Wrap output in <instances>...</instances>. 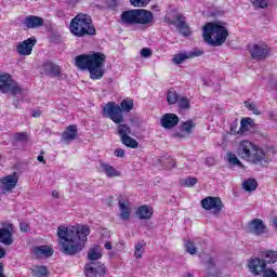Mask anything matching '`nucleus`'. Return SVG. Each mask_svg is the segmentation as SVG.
Masks as SVG:
<instances>
[{"label": "nucleus", "instance_id": "nucleus-62", "mask_svg": "<svg viewBox=\"0 0 277 277\" xmlns=\"http://www.w3.org/2000/svg\"><path fill=\"white\" fill-rule=\"evenodd\" d=\"M109 3H120V0H109Z\"/></svg>", "mask_w": 277, "mask_h": 277}, {"label": "nucleus", "instance_id": "nucleus-31", "mask_svg": "<svg viewBox=\"0 0 277 277\" xmlns=\"http://www.w3.org/2000/svg\"><path fill=\"white\" fill-rule=\"evenodd\" d=\"M30 272L34 277H47L49 276V269L47 266H34L30 268Z\"/></svg>", "mask_w": 277, "mask_h": 277}, {"label": "nucleus", "instance_id": "nucleus-60", "mask_svg": "<svg viewBox=\"0 0 277 277\" xmlns=\"http://www.w3.org/2000/svg\"><path fill=\"white\" fill-rule=\"evenodd\" d=\"M52 196L53 198H60V193H57V190H53Z\"/></svg>", "mask_w": 277, "mask_h": 277}, {"label": "nucleus", "instance_id": "nucleus-40", "mask_svg": "<svg viewBox=\"0 0 277 277\" xmlns=\"http://www.w3.org/2000/svg\"><path fill=\"white\" fill-rule=\"evenodd\" d=\"M228 161L232 166H238V168H243V163L239 161V158H237V155L235 154H228Z\"/></svg>", "mask_w": 277, "mask_h": 277}, {"label": "nucleus", "instance_id": "nucleus-28", "mask_svg": "<svg viewBox=\"0 0 277 277\" xmlns=\"http://www.w3.org/2000/svg\"><path fill=\"white\" fill-rule=\"evenodd\" d=\"M12 83L10 74L0 75V91L4 94L8 93V88Z\"/></svg>", "mask_w": 277, "mask_h": 277}, {"label": "nucleus", "instance_id": "nucleus-35", "mask_svg": "<svg viewBox=\"0 0 277 277\" xmlns=\"http://www.w3.org/2000/svg\"><path fill=\"white\" fill-rule=\"evenodd\" d=\"M196 183H198V179L189 176L184 180H181L180 185H182L183 187H194Z\"/></svg>", "mask_w": 277, "mask_h": 277}, {"label": "nucleus", "instance_id": "nucleus-12", "mask_svg": "<svg viewBox=\"0 0 277 277\" xmlns=\"http://www.w3.org/2000/svg\"><path fill=\"white\" fill-rule=\"evenodd\" d=\"M249 272L253 274V276H261L263 272L267 268V264L262 260V258H251L248 261Z\"/></svg>", "mask_w": 277, "mask_h": 277}, {"label": "nucleus", "instance_id": "nucleus-48", "mask_svg": "<svg viewBox=\"0 0 277 277\" xmlns=\"http://www.w3.org/2000/svg\"><path fill=\"white\" fill-rule=\"evenodd\" d=\"M262 274H263V277H277L276 271L267 267L264 269Z\"/></svg>", "mask_w": 277, "mask_h": 277}, {"label": "nucleus", "instance_id": "nucleus-57", "mask_svg": "<svg viewBox=\"0 0 277 277\" xmlns=\"http://www.w3.org/2000/svg\"><path fill=\"white\" fill-rule=\"evenodd\" d=\"M150 3V0H141V8H144V5H148Z\"/></svg>", "mask_w": 277, "mask_h": 277}, {"label": "nucleus", "instance_id": "nucleus-22", "mask_svg": "<svg viewBox=\"0 0 277 277\" xmlns=\"http://www.w3.org/2000/svg\"><path fill=\"white\" fill-rule=\"evenodd\" d=\"M259 256L265 262V264H274L277 263V251L266 250L260 252Z\"/></svg>", "mask_w": 277, "mask_h": 277}, {"label": "nucleus", "instance_id": "nucleus-1", "mask_svg": "<svg viewBox=\"0 0 277 277\" xmlns=\"http://www.w3.org/2000/svg\"><path fill=\"white\" fill-rule=\"evenodd\" d=\"M88 235H90V226L88 225H77L71 229L66 226H58L57 237L61 252L67 256H75L83 250V243L88 241Z\"/></svg>", "mask_w": 277, "mask_h": 277}, {"label": "nucleus", "instance_id": "nucleus-13", "mask_svg": "<svg viewBox=\"0 0 277 277\" xmlns=\"http://www.w3.org/2000/svg\"><path fill=\"white\" fill-rule=\"evenodd\" d=\"M22 25H24L25 29H38V27L44 26V18L36 15L26 16Z\"/></svg>", "mask_w": 277, "mask_h": 277}, {"label": "nucleus", "instance_id": "nucleus-47", "mask_svg": "<svg viewBox=\"0 0 277 277\" xmlns=\"http://www.w3.org/2000/svg\"><path fill=\"white\" fill-rule=\"evenodd\" d=\"M5 258V249L0 247V259ZM0 277H5V274H3V263H0Z\"/></svg>", "mask_w": 277, "mask_h": 277}, {"label": "nucleus", "instance_id": "nucleus-50", "mask_svg": "<svg viewBox=\"0 0 277 277\" xmlns=\"http://www.w3.org/2000/svg\"><path fill=\"white\" fill-rule=\"evenodd\" d=\"M142 57H150L153 55V52L148 48H144L141 50Z\"/></svg>", "mask_w": 277, "mask_h": 277}, {"label": "nucleus", "instance_id": "nucleus-23", "mask_svg": "<svg viewBox=\"0 0 277 277\" xmlns=\"http://www.w3.org/2000/svg\"><path fill=\"white\" fill-rule=\"evenodd\" d=\"M205 265L208 269L207 277H217L220 276V272L215 268V262L213 261V258L207 255L206 261H203Z\"/></svg>", "mask_w": 277, "mask_h": 277}, {"label": "nucleus", "instance_id": "nucleus-54", "mask_svg": "<svg viewBox=\"0 0 277 277\" xmlns=\"http://www.w3.org/2000/svg\"><path fill=\"white\" fill-rule=\"evenodd\" d=\"M230 133H232V135H236V133H237V124H232L230 126Z\"/></svg>", "mask_w": 277, "mask_h": 277}, {"label": "nucleus", "instance_id": "nucleus-61", "mask_svg": "<svg viewBox=\"0 0 277 277\" xmlns=\"http://www.w3.org/2000/svg\"><path fill=\"white\" fill-rule=\"evenodd\" d=\"M273 225H274L275 228L277 229V216H275V217L273 219Z\"/></svg>", "mask_w": 277, "mask_h": 277}, {"label": "nucleus", "instance_id": "nucleus-27", "mask_svg": "<svg viewBox=\"0 0 277 277\" xmlns=\"http://www.w3.org/2000/svg\"><path fill=\"white\" fill-rule=\"evenodd\" d=\"M117 135H119L120 140H124L129 135H131V128L126 123H117Z\"/></svg>", "mask_w": 277, "mask_h": 277}, {"label": "nucleus", "instance_id": "nucleus-24", "mask_svg": "<svg viewBox=\"0 0 277 277\" xmlns=\"http://www.w3.org/2000/svg\"><path fill=\"white\" fill-rule=\"evenodd\" d=\"M77 126L71 124L67 127L66 131L62 134V140L64 142H72L77 137Z\"/></svg>", "mask_w": 277, "mask_h": 277}, {"label": "nucleus", "instance_id": "nucleus-8", "mask_svg": "<svg viewBox=\"0 0 277 277\" xmlns=\"http://www.w3.org/2000/svg\"><path fill=\"white\" fill-rule=\"evenodd\" d=\"M201 207L206 209V211H212L214 215L224 211V202H222L220 197H206L201 200Z\"/></svg>", "mask_w": 277, "mask_h": 277}, {"label": "nucleus", "instance_id": "nucleus-44", "mask_svg": "<svg viewBox=\"0 0 277 277\" xmlns=\"http://www.w3.org/2000/svg\"><path fill=\"white\" fill-rule=\"evenodd\" d=\"M245 107L249 109V111H253L255 116H261V110L256 108V105L254 103L245 102Z\"/></svg>", "mask_w": 277, "mask_h": 277}, {"label": "nucleus", "instance_id": "nucleus-42", "mask_svg": "<svg viewBox=\"0 0 277 277\" xmlns=\"http://www.w3.org/2000/svg\"><path fill=\"white\" fill-rule=\"evenodd\" d=\"M194 127H196L194 124V121H186L182 123V131H184V133H187V135H192V130L194 129Z\"/></svg>", "mask_w": 277, "mask_h": 277}, {"label": "nucleus", "instance_id": "nucleus-26", "mask_svg": "<svg viewBox=\"0 0 277 277\" xmlns=\"http://www.w3.org/2000/svg\"><path fill=\"white\" fill-rule=\"evenodd\" d=\"M53 248L49 246H39L34 249L36 256H53Z\"/></svg>", "mask_w": 277, "mask_h": 277}, {"label": "nucleus", "instance_id": "nucleus-4", "mask_svg": "<svg viewBox=\"0 0 277 277\" xmlns=\"http://www.w3.org/2000/svg\"><path fill=\"white\" fill-rule=\"evenodd\" d=\"M133 100L131 98L123 100L120 105L116 104V102H108L103 107V116L109 118L115 124H120L121 122H124L123 114H129V111L133 109Z\"/></svg>", "mask_w": 277, "mask_h": 277}, {"label": "nucleus", "instance_id": "nucleus-63", "mask_svg": "<svg viewBox=\"0 0 277 277\" xmlns=\"http://www.w3.org/2000/svg\"><path fill=\"white\" fill-rule=\"evenodd\" d=\"M172 161H173V164L171 166V168H176V162H174V160Z\"/></svg>", "mask_w": 277, "mask_h": 277}, {"label": "nucleus", "instance_id": "nucleus-33", "mask_svg": "<svg viewBox=\"0 0 277 277\" xmlns=\"http://www.w3.org/2000/svg\"><path fill=\"white\" fill-rule=\"evenodd\" d=\"M179 98H181V96H179V93H176V91H174L173 89L168 91L167 102L169 103V105H176Z\"/></svg>", "mask_w": 277, "mask_h": 277}, {"label": "nucleus", "instance_id": "nucleus-17", "mask_svg": "<svg viewBox=\"0 0 277 277\" xmlns=\"http://www.w3.org/2000/svg\"><path fill=\"white\" fill-rule=\"evenodd\" d=\"M252 60H265L267 57V45L265 44H253L249 50Z\"/></svg>", "mask_w": 277, "mask_h": 277}, {"label": "nucleus", "instance_id": "nucleus-55", "mask_svg": "<svg viewBox=\"0 0 277 277\" xmlns=\"http://www.w3.org/2000/svg\"><path fill=\"white\" fill-rule=\"evenodd\" d=\"M104 248L106 249V250H111V242L110 241H107V242H105V245H104Z\"/></svg>", "mask_w": 277, "mask_h": 277}, {"label": "nucleus", "instance_id": "nucleus-34", "mask_svg": "<svg viewBox=\"0 0 277 277\" xmlns=\"http://www.w3.org/2000/svg\"><path fill=\"white\" fill-rule=\"evenodd\" d=\"M121 143L127 146L128 148H137L140 146V143L135 141V138L131 136H126L124 138L121 140Z\"/></svg>", "mask_w": 277, "mask_h": 277}, {"label": "nucleus", "instance_id": "nucleus-25", "mask_svg": "<svg viewBox=\"0 0 277 277\" xmlns=\"http://www.w3.org/2000/svg\"><path fill=\"white\" fill-rule=\"evenodd\" d=\"M136 215L140 220H150L153 217V210L148 206H141L136 210Z\"/></svg>", "mask_w": 277, "mask_h": 277}, {"label": "nucleus", "instance_id": "nucleus-49", "mask_svg": "<svg viewBox=\"0 0 277 277\" xmlns=\"http://www.w3.org/2000/svg\"><path fill=\"white\" fill-rule=\"evenodd\" d=\"M118 8H120V2H109L108 10H110L114 14L118 12Z\"/></svg>", "mask_w": 277, "mask_h": 277}, {"label": "nucleus", "instance_id": "nucleus-64", "mask_svg": "<svg viewBox=\"0 0 277 277\" xmlns=\"http://www.w3.org/2000/svg\"><path fill=\"white\" fill-rule=\"evenodd\" d=\"M186 277H194V275H192V273H188Z\"/></svg>", "mask_w": 277, "mask_h": 277}, {"label": "nucleus", "instance_id": "nucleus-53", "mask_svg": "<svg viewBox=\"0 0 277 277\" xmlns=\"http://www.w3.org/2000/svg\"><path fill=\"white\" fill-rule=\"evenodd\" d=\"M131 5L134 8H141V0H130Z\"/></svg>", "mask_w": 277, "mask_h": 277}, {"label": "nucleus", "instance_id": "nucleus-45", "mask_svg": "<svg viewBox=\"0 0 277 277\" xmlns=\"http://www.w3.org/2000/svg\"><path fill=\"white\" fill-rule=\"evenodd\" d=\"M185 249L188 252V254H196L197 252L196 245L189 240L185 243Z\"/></svg>", "mask_w": 277, "mask_h": 277}, {"label": "nucleus", "instance_id": "nucleus-7", "mask_svg": "<svg viewBox=\"0 0 277 277\" xmlns=\"http://www.w3.org/2000/svg\"><path fill=\"white\" fill-rule=\"evenodd\" d=\"M248 233L255 237H263V235H269V227L261 219H253L248 223Z\"/></svg>", "mask_w": 277, "mask_h": 277}, {"label": "nucleus", "instance_id": "nucleus-51", "mask_svg": "<svg viewBox=\"0 0 277 277\" xmlns=\"http://www.w3.org/2000/svg\"><path fill=\"white\" fill-rule=\"evenodd\" d=\"M124 155H127V151L124 149L118 148L115 150V157L123 158Z\"/></svg>", "mask_w": 277, "mask_h": 277}, {"label": "nucleus", "instance_id": "nucleus-38", "mask_svg": "<svg viewBox=\"0 0 277 277\" xmlns=\"http://www.w3.org/2000/svg\"><path fill=\"white\" fill-rule=\"evenodd\" d=\"M144 246H146V243H144V241H140L135 245V251H134V255L135 259H142V254H144Z\"/></svg>", "mask_w": 277, "mask_h": 277}, {"label": "nucleus", "instance_id": "nucleus-58", "mask_svg": "<svg viewBox=\"0 0 277 277\" xmlns=\"http://www.w3.org/2000/svg\"><path fill=\"white\" fill-rule=\"evenodd\" d=\"M173 137H179V138L181 140V138L185 137V136H184V134H182V133L175 132V133L173 134Z\"/></svg>", "mask_w": 277, "mask_h": 277}, {"label": "nucleus", "instance_id": "nucleus-15", "mask_svg": "<svg viewBox=\"0 0 277 277\" xmlns=\"http://www.w3.org/2000/svg\"><path fill=\"white\" fill-rule=\"evenodd\" d=\"M205 51L202 50H193L190 52L186 53H180L175 54L172 58L173 64H183L186 60H192L194 57H200V55H203Z\"/></svg>", "mask_w": 277, "mask_h": 277}, {"label": "nucleus", "instance_id": "nucleus-18", "mask_svg": "<svg viewBox=\"0 0 277 277\" xmlns=\"http://www.w3.org/2000/svg\"><path fill=\"white\" fill-rule=\"evenodd\" d=\"M253 148L254 143L250 141H241L238 146V157L245 159V161H248Z\"/></svg>", "mask_w": 277, "mask_h": 277}, {"label": "nucleus", "instance_id": "nucleus-11", "mask_svg": "<svg viewBox=\"0 0 277 277\" xmlns=\"http://www.w3.org/2000/svg\"><path fill=\"white\" fill-rule=\"evenodd\" d=\"M18 184V173L14 172L13 174L6 175L0 179V188L2 189L1 194H6L12 192Z\"/></svg>", "mask_w": 277, "mask_h": 277}, {"label": "nucleus", "instance_id": "nucleus-29", "mask_svg": "<svg viewBox=\"0 0 277 277\" xmlns=\"http://www.w3.org/2000/svg\"><path fill=\"white\" fill-rule=\"evenodd\" d=\"M119 209L121 211L120 213L121 220H123V222L129 221L131 217V209L129 208V206L122 202V199H119Z\"/></svg>", "mask_w": 277, "mask_h": 277}, {"label": "nucleus", "instance_id": "nucleus-43", "mask_svg": "<svg viewBox=\"0 0 277 277\" xmlns=\"http://www.w3.org/2000/svg\"><path fill=\"white\" fill-rule=\"evenodd\" d=\"M252 124H254L252 118H243L240 121V129H242V131H248V127H252Z\"/></svg>", "mask_w": 277, "mask_h": 277}, {"label": "nucleus", "instance_id": "nucleus-32", "mask_svg": "<svg viewBox=\"0 0 277 277\" xmlns=\"http://www.w3.org/2000/svg\"><path fill=\"white\" fill-rule=\"evenodd\" d=\"M259 187V183L254 179H248L242 183L245 192H254Z\"/></svg>", "mask_w": 277, "mask_h": 277}, {"label": "nucleus", "instance_id": "nucleus-20", "mask_svg": "<svg viewBox=\"0 0 277 277\" xmlns=\"http://www.w3.org/2000/svg\"><path fill=\"white\" fill-rule=\"evenodd\" d=\"M171 25H175L177 27L180 34L182 36H189L192 32L189 31V25H187V22H185V16L183 14H177L175 16V21L171 22Z\"/></svg>", "mask_w": 277, "mask_h": 277}, {"label": "nucleus", "instance_id": "nucleus-36", "mask_svg": "<svg viewBox=\"0 0 277 277\" xmlns=\"http://www.w3.org/2000/svg\"><path fill=\"white\" fill-rule=\"evenodd\" d=\"M102 256L103 254H101L96 248L90 249L88 253L89 261H98V259H102Z\"/></svg>", "mask_w": 277, "mask_h": 277}, {"label": "nucleus", "instance_id": "nucleus-5", "mask_svg": "<svg viewBox=\"0 0 277 277\" xmlns=\"http://www.w3.org/2000/svg\"><path fill=\"white\" fill-rule=\"evenodd\" d=\"M155 19L153 12L144 9L123 11L118 19L120 25H148Z\"/></svg>", "mask_w": 277, "mask_h": 277}, {"label": "nucleus", "instance_id": "nucleus-52", "mask_svg": "<svg viewBox=\"0 0 277 277\" xmlns=\"http://www.w3.org/2000/svg\"><path fill=\"white\" fill-rule=\"evenodd\" d=\"M19 228L22 233H27L29 230V225L27 223H21Z\"/></svg>", "mask_w": 277, "mask_h": 277}, {"label": "nucleus", "instance_id": "nucleus-14", "mask_svg": "<svg viewBox=\"0 0 277 277\" xmlns=\"http://www.w3.org/2000/svg\"><path fill=\"white\" fill-rule=\"evenodd\" d=\"M36 37H30L19 44H17V53L18 55H31V51H34V47H36Z\"/></svg>", "mask_w": 277, "mask_h": 277}, {"label": "nucleus", "instance_id": "nucleus-39", "mask_svg": "<svg viewBox=\"0 0 277 277\" xmlns=\"http://www.w3.org/2000/svg\"><path fill=\"white\" fill-rule=\"evenodd\" d=\"M6 92H11V94H21L22 90L21 87L14 82V80H11V84L6 89Z\"/></svg>", "mask_w": 277, "mask_h": 277}, {"label": "nucleus", "instance_id": "nucleus-2", "mask_svg": "<svg viewBox=\"0 0 277 277\" xmlns=\"http://www.w3.org/2000/svg\"><path fill=\"white\" fill-rule=\"evenodd\" d=\"M107 56L101 52H93L92 54L78 55L75 58V64L80 70H89L91 79L94 81L103 79L105 70V62Z\"/></svg>", "mask_w": 277, "mask_h": 277}, {"label": "nucleus", "instance_id": "nucleus-37", "mask_svg": "<svg viewBox=\"0 0 277 277\" xmlns=\"http://www.w3.org/2000/svg\"><path fill=\"white\" fill-rule=\"evenodd\" d=\"M176 103L180 109H189V107L192 106V104L189 103V98L184 96H181Z\"/></svg>", "mask_w": 277, "mask_h": 277}, {"label": "nucleus", "instance_id": "nucleus-3", "mask_svg": "<svg viewBox=\"0 0 277 277\" xmlns=\"http://www.w3.org/2000/svg\"><path fill=\"white\" fill-rule=\"evenodd\" d=\"M228 38V29L220 22L207 23L203 26V40L210 47H222Z\"/></svg>", "mask_w": 277, "mask_h": 277}, {"label": "nucleus", "instance_id": "nucleus-30", "mask_svg": "<svg viewBox=\"0 0 277 277\" xmlns=\"http://www.w3.org/2000/svg\"><path fill=\"white\" fill-rule=\"evenodd\" d=\"M101 172H105L106 176H108L109 179L114 176H120V172H118L114 167L107 163L101 164Z\"/></svg>", "mask_w": 277, "mask_h": 277}, {"label": "nucleus", "instance_id": "nucleus-16", "mask_svg": "<svg viewBox=\"0 0 277 277\" xmlns=\"http://www.w3.org/2000/svg\"><path fill=\"white\" fill-rule=\"evenodd\" d=\"M264 160H265V151L259 146L254 145L247 161L249 163H252L253 166H259V163H261Z\"/></svg>", "mask_w": 277, "mask_h": 277}, {"label": "nucleus", "instance_id": "nucleus-10", "mask_svg": "<svg viewBox=\"0 0 277 277\" xmlns=\"http://www.w3.org/2000/svg\"><path fill=\"white\" fill-rule=\"evenodd\" d=\"M2 228H0V243L4 246H12L14 243V225L12 223H2Z\"/></svg>", "mask_w": 277, "mask_h": 277}, {"label": "nucleus", "instance_id": "nucleus-19", "mask_svg": "<svg viewBox=\"0 0 277 277\" xmlns=\"http://www.w3.org/2000/svg\"><path fill=\"white\" fill-rule=\"evenodd\" d=\"M42 70L48 77H60L62 75V67L51 61L43 63Z\"/></svg>", "mask_w": 277, "mask_h": 277}, {"label": "nucleus", "instance_id": "nucleus-46", "mask_svg": "<svg viewBox=\"0 0 277 277\" xmlns=\"http://www.w3.org/2000/svg\"><path fill=\"white\" fill-rule=\"evenodd\" d=\"M254 8H267V0H250Z\"/></svg>", "mask_w": 277, "mask_h": 277}, {"label": "nucleus", "instance_id": "nucleus-56", "mask_svg": "<svg viewBox=\"0 0 277 277\" xmlns=\"http://www.w3.org/2000/svg\"><path fill=\"white\" fill-rule=\"evenodd\" d=\"M37 160L40 161L41 163H47V160H44V156L42 155L38 156Z\"/></svg>", "mask_w": 277, "mask_h": 277}, {"label": "nucleus", "instance_id": "nucleus-59", "mask_svg": "<svg viewBox=\"0 0 277 277\" xmlns=\"http://www.w3.org/2000/svg\"><path fill=\"white\" fill-rule=\"evenodd\" d=\"M113 203H114V197L110 196V197H108V207H111Z\"/></svg>", "mask_w": 277, "mask_h": 277}, {"label": "nucleus", "instance_id": "nucleus-21", "mask_svg": "<svg viewBox=\"0 0 277 277\" xmlns=\"http://www.w3.org/2000/svg\"><path fill=\"white\" fill-rule=\"evenodd\" d=\"M179 116L175 114H164L160 119V123L163 129H174L179 124Z\"/></svg>", "mask_w": 277, "mask_h": 277}, {"label": "nucleus", "instance_id": "nucleus-41", "mask_svg": "<svg viewBox=\"0 0 277 277\" xmlns=\"http://www.w3.org/2000/svg\"><path fill=\"white\" fill-rule=\"evenodd\" d=\"M14 142H27L29 140V136L27 135V132H17L13 135Z\"/></svg>", "mask_w": 277, "mask_h": 277}, {"label": "nucleus", "instance_id": "nucleus-6", "mask_svg": "<svg viewBox=\"0 0 277 277\" xmlns=\"http://www.w3.org/2000/svg\"><path fill=\"white\" fill-rule=\"evenodd\" d=\"M70 32L78 38L83 36H96V28L92 24V17L88 14H78L70 22Z\"/></svg>", "mask_w": 277, "mask_h": 277}, {"label": "nucleus", "instance_id": "nucleus-9", "mask_svg": "<svg viewBox=\"0 0 277 277\" xmlns=\"http://www.w3.org/2000/svg\"><path fill=\"white\" fill-rule=\"evenodd\" d=\"M84 274L87 277H105L107 269L101 262H91L84 266Z\"/></svg>", "mask_w": 277, "mask_h": 277}]
</instances>
